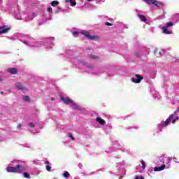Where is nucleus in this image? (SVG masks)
<instances>
[{"label": "nucleus", "instance_id": "10", "mask_svg": "<svg viewBox=\"0 0 179 179\" xmlns=\"http://www.w3.org/2000/svg\"><path fill=\"white\" fill-rule=\"evenodd\" d=\"M145 3L148 5H155V6H157V8L163 6V3L157 1V0H145Z\"/></svg>", "mask_w": 179, "mask_h": 179}, {"label": "nucleus", "instance_id": "21", "mask_svg": "<svg viewBox=\"0 0 179 179\" xmlns=\"http://www.w3.org/2000/svg\"><path fill=\"white\" fill-rule=\"evenodd\" d=\"M166 169V165H162L161 166L155 167L154 171H163Z\"/></svg>", "mask_w": 179, "mask_h": 179}, {"label": "nucleus", "instance_id": "27", "mask_svg": "<svg viewBox=\"0 0 179 179\" xmlns=\"http://www.w3.org/2000/svg\"><path fill=\"white\" fill-rule=\"evenodd\" d=\"M89 58H90V59H97L99 57L94 55H90Z\"/></svg>", "mask_w": 179, "mask_h": 179}, {"label": "nucleus", "instance_id": "4", "mask_svg": "<svg viewBox=\"0 0 179 179\" xmlns=\"http://www.w3.org/2000/svg\"><path fill=\"white\" fill-rule=\"evenodd\" d=\"M11 166H8L6 168L7 173H16L17 174H22L24 171V166L22 161H13Z\"/></svg>", "mask_w": 179, "mask_h": 179}, {"label": "nucleus", "instance_id": "40", "mask_svg": "<svg viewBox=\"0 0 179 179\" xmlns=\"http://www.w3.org/2000/svg\"><path fill=\"white\" fill-rule=\"evenodd\" d=\"M173 162H175V163H178V164H179V162H177L176 158H173Z\"/></svg>", "mask_w": 179, "mask_h": 179}, {"label": "nucleus", "instance_id": "8", "mask_svg": "<svg viewBox=\"0 0 179 179\" xmlns=\"http://www.w3.org/2000/svg\"><path fill=\"white\" fill-rule=\"evenodd\" d=\"M36 16H37V14H36V13L28 15L27 17H22L20 14H17L15 15V18L17 19V20H23L24 19L26 22H29V20H33L36 17Z\"/></svg>", "mask_w": 179, "mask_h": 179}, {"label": "nucleus", "instance_id": "28", "mask_svg": "<svg viewBox=\"0 0 179 179\" xmlns=\"http://www.w3.org/2000/svg\"><path fill=\"white\" fill-rule=\"evenodd\" d=\"M68 137L71 139V141H76L75 137H73V135L72 134V133H69L68 134Z\"/></svg>", "mask_w": 179, "mask_h": 179}, {"label": "nucleus", "instance_id": "17", "mask_svg": "<svg viewBox=\"0 0 179 179\" xmlns=\"http://www.w3.org/2000/svg\"><path fill=\"white\" fill-rule=\"evenodd\" d=\"M71 106L74 110H77L78 111H82L83 108L79 104L76 103L75 101L71 103Z\"/></svg>", "mask_w": 179, "mask_h": 179}, {"label": "nucleus", "instance_id": "18", "mask_svg": "<svg viewBox=\"0 0 179 179\" xmlns=\"http://www.w3.org/2000/svg\"><path fill=\"white\" fill-rule=\"evenodd\" d=\"M9 29V27H8L7 26L0 27V34H5V33H8V31Z\"/></svg>", "mask_w": 179, "mask_h": 179}, {"label": "nucleus", "instance_id": "36", "mask_svg": "<svg viewBox=\"0 0 179 179\" xmlns=\"http://www.w3.org/2000/svg\"><path fill=\"white\" fill-rule=\"evenodd\" d=\"M48 12H49V13H52V8H51V7H49V8H48Z\"/></svg>", "mask_w": 179, "mask_h": 179}, {"label": "nucleus", "instance_id": "34", "mask_svg": "<svg viewBox=\"0 0 179 179\" xmlns=\"http://www.w3.org/2000/svg\"><path fill=\"white\" fill-rule=\"evenodd\" d=\"M23 147H24V148H31V145H30V144H29V143H25V144L23 145Z\"/></svg>", "mask_w": 179, "mask_h": 179}, {"label": "nucleus", "instance_id": "32", "mask_svg": "<svg viewBox=\"0 0 179 179\" xmlns=\"http://www.w3.org/2000/svg\"><path fill=\"white\" fill-rule=\"evenodd\" d=\"M135 179H145V178L143 176L139 175V176H136L135 177Z\"/></svg>", "mask_w": 179, "mask_h": 179}, {"label": "nucleus", "instance_id": "9", "mask_svg": "<svg viewBox=\"0 0 179 179\" xmlns=\"http://www.w3.org/2000/svg\"><path fill=\"white\" fill-rule=\"evenodd\" d=\"M174 23L173 22H169L165 26L162 27V33L164 34H173V31L170 30V27H173Z\"/></svg>", "mask_w": 179, "mask_h": 179}, {"label": "nucleus", "instance_id": "7", "mask_svg": "<svg viewBox=\"0 0 179 179\" xmlns=\"http://www.w3.org/2000/svg\"><path fill=\"white\" fill-rule=\"evenodd\" d=\"M159 163H163V165H165V169H170L171 166V162L173 161V158L170 157H167V155H162L159 158Z\"/></svg>", "mask_w": 179, "mask_h": 179}, {"label": "nucleus", "instance_id": "22", "mask_svg": "<svg viewBox=\"0 0 179 179\" xmlns=\"http://www.w3.org/2000/svg\"><path fill=\"white\" fill-rule=\"evenodd\" d=\"M65 2H69L72 6H75L76 5V1H75V0H65Z\"/></svg>", "mask_w": 179, "mask_h": 179}, {"label": "nucleus", "instance_id": "31", "mask_svg": "<svg viewBox=\"0 0 179 179\" xmlns=\"http://www.w3.org/2000/svg\"><path fill=\"white\" fill-rule=\"evenodd\" d=\"M28 127H29L30 128H34L35 124L33 122H29L28 123Z\"/></svg>", "mask_w": 179, "mask_h": 179}, {"label": "nucleus", "instance_id": "24", "mask_svg": "<svg viewBox=\"0 0 179 179\" xmlns=\"http://www.w3.org/2000/svg\"><path fill=\"white\" fill-rule=\"evenodd\" d=\"M59 12H64V10H62V8H61V6H58L57 9L54 10V13H59Z\"/></svg>", "mask_w": 179, "mask_h": 179}, {"label": "nucleus", "instance_id": "5", "mask_svg": "<svg viewBox=\"0 0 179 179\" xmlns=\"http://www.w3.org/2000/svg\"><path fill=\"white\" fill-rule=\"evenodd\" d=\"M73 36H78V34H83L85 36L88 40H97L99 38V36L97 35H90V32L86 30H81L80 32L78 31H71Z\"/></svg>", "mask_w": 179, "mask_h": 179}, {"label": "nucleus", "instance_id": "23", "mask_svg": "<svg viewBox=\"0 0 179 179\" xmlns=\"http://www.w3.org/2000/svg\"><path fill=\"white\" fill-rule=\"evenodd\" d=\"M50 5H52L54 7L58 6V5H59V1H52L50 3Z\"/></svg>", "mask_w": 179, "mask_h": 179}, {"label": "nucleus", "instance_id": "2", "mask_svg": "<svg viewBox=\"0 0 179 179\" xmlns=\"http://www.w3.org/2000/svg\"><path fill=\"white\" fill-rule=\"evenodd\" d=\"M67 57L71 59V62L74 65L76 68L78 69H85L87 72L89 73H92V75H99L101 73V72H105L106 68L101 69L98 73L93 72V69H94V66L88 64L83 60V59L80 57H76L72 52V50H68L66 52Z\"/></svg>", "mask_w": 179, "mask_h": 179}, {"label": "nucleus", "instance_id": "14", "mask_svg": "<svg viewBox=\"0 0 179 179\" xmlns=\"http://www.w3.org/2000/svg\"><path fill=\"white\" fill-rule=\"evenodd\" d=\"M61 100L62 101H63V103L64 104H66L67 106H69V104H71L72 106L73 101H72V99L68 98V97H64V96H61Z\"/></svg>", "mask_w": 179, "mask_h": 179}, {"label": "nucleus", "instance_id": "47", "mask_svg": "<svg viewBox=\"0 0 179 179\" xmlns=\"http://www.w3.org/2000/svg\"><path fill=\"white\" fill-rule=\"evenodd\" d=\"M145 1V2H146V0H144Z\"/></svg>", "mask_w": 179, "mask_h": 179}, {"label": "nucleus", "instance_id": "41", "mask_svg": "<svg viewBox=\"0 0 179 179\" xmlns=\"http://www.w3.org/2000/svg\"><path fill=\"white\" fill-rule=\"evenodd\" d=\"M62 127V126L58 125V126H57L58 129H62V127Z\"/></svg>", "mask_w": 179, "mask_h": 179}, {"label": "nucleus", "instance_id": "39", "mask_svg": "<svg viewBox=\"0 0 179 179\" xmlns=\"http://www.w3.org/2000/svg\"><path fill=\"white\" fill-rule=\"evenodd\" d=\"M17 129H22V125L20 124L17 125Z\"/></svg>", "mask_w": 179, "mask_h": 179}, {"label": "nucleus", "instance_id": "43", "mask_svg": "<svg viewBox=\"0 0 179 179\" xmlns=\"http://www.w3.org/2000/svg\"><path fill=\"white\" fill-rule=\"evenodd\" d=\"M96 3H100V0H96Z\"/></svg>", "mask_w": 179, "mask_h": 179}, {"label": "nucleus", "instance_id": "46", "mask_svg": "<svg viewBox=\"0 0 179 179\" xmlns=\"http://www.w3.org/2000/svg\"><path fill=\"white\" fill-rule=\"evenodd\" d=\"M105 1H106V0H103V1H102V2H105Z\"/></svg>", "mask_w": 179, "mask_h": 179}, {"label": "nucleus", "instance_id": "30", "mask_svg": "<svg viewBox=\"0 0 179 179\" xmlns=\"http://www.w3.org/2000/svg\"><path fill=\"white\" fill-rule=\"evenodd\" d=\"M24 178H30V174H29L27 172H25L24 173Z\"/></svg>", "mask_w": 179, "mask_h": 179}, {"label": "nucleus", "instance_id": "19", "mask_svg": "<svg viewBox=\"0 0 179 179\" xmlns=\"http://www.w3.org/2000/svg\"><path fill=\"white\" fill-rule=\"evenodd\" d=\"M7 72H8V73H11V75H16V73H17V69L15 67H10L7 69Z\"/></svg>", "mask_w": 179, "mask_h": 179}, {"label": "nucleus", "instance_id": "6", "mask_svg": "<svg viewBox=\"0 0 179 179\" xmlns=\"http://www.w3.org/2000/svg\"><path fill=\"white\" fill-rule=\"evenodd\" d=\"M125 162L122 161V162H118L116 164L117 171L115 172L116 176H120L124 177L125 176Z\"/></svg>", "mask_w": 179, "mask_h": 179}, {"label": "nucleus", "instance_id": "42", "mask_svg": "<svg viewBox=\"0 0 179 179\" xmlns=\"http://www.w3.org/2000/svg\"><path fill=\"white\" fill-rule=\"evenodd\" d=\"M45 164H50V162L48 161L45 162Z\"/></svg>", "mask_w": 179, "mask_h": 179}, {"label": "nucleus", "instance_id": "26", "mask_svg": "<svg viewBox=\"0 0 179 179\" xmlns=\"http://www.w3.org/2000/svg\"><path fill=\"white\" fill-rule=\"evenodd\" d=\"M63 177H64V178H69V177H71V174H69L68 171H64Z\"/></svg>", "mask_w": 179, "mask_h": 179}, {"label": "nucleus", "instance_id": "29", "mask_svg": "<svg viewBox=\"0 0 179 179\" xmlns=\"http://www.w3.org/2000/svg\"><path fill=\"white\" fill-rule=\"evenodd\" d=\"M141 164L143 170H145V169L146 168V164L145 163V161H141Z\"/></svg>", "mask_w": 179, "mask_h": 179}, {"label": "nucleus", "instance_id": "3", "mask_svg": "<svg viewBox=\"0 0 179 179\" xmlns=\"http://www.w3.org/2000/svg\"><path fill=\"white\" fill-rule=\"evenodd\" d=\"M178 113H179V108H178L176 111L166 119L165 122L162 121L159 124H157L155 132H157V134L162 132V129H163V128H166V127H167L170 122L172 124H176V122H177V121L179 120V117L176 116Z\"/></svg>", "mask_w": 179, "mask_h": 179}, {"label": "nucleus", "instance_id": "20", "mask_svg": "<svg viewBox=\"0 0 179 179\" xmlns=\"http://www.w3.org/2000/svg\"><path fill=\"white\" fill-rule=\"evenodd\" d=\"M96 122L100 124V125H106V120L101 119V117H96Z\"/></svg>", "mask_w": 179, "mask_h": 179}, {"label": "nucleus", "instance_id": "13", "mask_svg": "<svg viewBox=\"0 0 179 179\" xmlns=\"http://www.w3.org/2000/svg\"><path fill=\"white\" fill-rule=\"evenodd\" d=\"M123 146L124 145H122L121 144L116 143L114 145V148L117 150L122 149V152H125L126 153H129V152H131L130 148H122Z\"/></svg>", "mask_w": 179, "mask_h": 179}, {"label": "nucleus", "instance_id": "44", "mask_svg": "<svg viewBox=\"0 0 179 179\" xmlns=\"http://www.w3.org/2000/svg\"><path fill=\"white\" fill-rule=\"evenodd\" d=\"M51 100H52V101H54V100H55V99L54 97H52V98H51Z\"/></svg>", "mask_w": 179, "mask_h": 179}, {"label": "nucleus", "instance_id": "38", "mask_svg": "<svg viewBox=\"0 0 179 179\" xmlns=\"http://www.w3.org/2000/svg\"><path fill=\"white\" fill-rule=\"evenodd\" d=\"M105 24H106V26H113V24L108 22H105Z\"/></svg>", "mask_w": 179, "mask_h": 179}, {"label": "nucleus", "instance_id": "25", "mask_svg": "<svg viewBox=\"0 0 179 179\" xmlns=\"http://www.w3.org/2000/svg\"><path fill=\"white\" fill-rule=\"evenodd\" d=\"M22 100L24 101H27V103L30 102V97H29V96H24L22 97Z\"/></svg>", "mask_w": 179, "mask_h": 179}, {"label": "nucleus", "instance_id": "33", "mask_svg": "<svg viewBox=\"0 0 179 179\" xmlns=\"http://www.w3.org/2000/svg\"><path fill=\"white\" fill-rule=\"evenodd\" d=\"M173 17L176 19V20H179V14H175L173 15Z\"/></svg>", "mask_w": 179, "mask_h": 179}, {"label": "nucleus", "instance_id": "12", "mask_svg": "<svg viewBox=\"0 0 179 179\" xmlns=\"http://www.w3.org/2000/svg\"><path fill=\"white\" fill-rule=\"evenodd\" d=\"M142 79H143V77L141 76L139 74H136L135 76L131 78V81L133 83H141Z\"/></svg>", "mask_w": 179, "mask_h": 179}, {"label": "nucleus", "instance_id": "35", "mask_svg": "<svg viewBox=\"0 0 179 179\" xmlns=\"http://www.w3.org/2000/svg\"><path fill=\"white\" fill-rule=\"evenodd\" d=\"M106 152V153H111V152H114V150H113L112 148H109Z\"/></svg>", "mask_w": 179, "mask_h": 179}, {"label": "nucleus", "instance_id": "16", "mask_svg": "<svg viewBox=\"0 0 179 179\" xmlns=\"http://www.w3.org/2000/svg\"><path fill=\"white\" fill-rule=\"evenodd\" d=\"M137 16L141 22H143L144 23H146V22H148V19L146 18V17L139 13V11H137Z\"/></svg>", "mask_w": 179, "mask_h": 179}, {"label": "nucleus", "instance_id": "37", "mask_svg": "<svg viewBox=\"0 0 179 179\" xmlns=\"http://www.w3.org/2000/svg\"><path fill=\"white\" fill-rule=\"evenodd\" d=\"M46 170H47V171H51V166L47 165L46 166Z\"/></svg>", "mask_w": 179, "mask_h": 179}, {"label": "nucleus", "instance_id": "45", "mask_svg": "<svg viewBox=\"0 0 179 179\" xmlns=\"http://www.w3.org/2000/svg\"><path fill=\"white\" fill-rule=\"evenodd\" d=\"M88 2H91L92 0H87Z\"/></svg>", "mask_w": 179, "mask_h": 179}, {"label": "nucleus", "instance_id": "11", "mask_svg": "<svg viewBox=\"0 0 179 179\" xmlns=\"http://www.w3.org/2000/svg\"><path fill=\"white\" fill-rule=\"evenodd\" d=\"M15 87L18 89V90L23 92V93H26V92H27V87L23 86L22 83H16Z\"/></svg>", "mask_w": 179, "mask_h": 179}, {"label": "nucleus", "instance_id": "1", "mask_svg": "<svg viewBox=\"0 0 179 179\" xmlns=\"http://www.w3.org/2000/svg\"><path fill=\"white\" fill-rule=\"evenodd\" d=\"M15 36L17 37L21 43L27 45V47H41L42 45H44L48 51L52 50V45H54V42L52 41L55 40V38L54 37L47 38L45 40V43H43L36 41L33 38L22 34H16Z\"/></svg>", "mask_w": 179, "mask_h": 179}, {"label": "nucleus", "instance_id": "15", "mask_svg": "<svg viewBox=\"0 0 179 179\" xmlns=\"http://www.w3.org/2000/svg\"><path fill=\"white\" fill-rule=\"evenodd\" d=\"M166 53V51L164 50H159V49H155L154 54L156 55V57H162V55H164Z\"/></svg>", "mask_w": 179, "mask_h": 179}]
</instances>
